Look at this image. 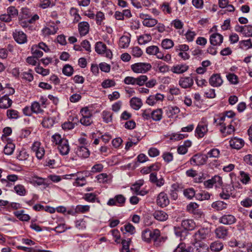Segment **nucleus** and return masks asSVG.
Masks as SVG:
<instances>
[{"mask_svg": "<svg viewBox=\"0 0 252 252\" xmlns=\"http://www.w3.org/2000/svg\"><path fill=\"white\" fill-rule=\"evenodd\" d=\"M211 236V230L209 227H201L195 232L193 235V241L198 245L202 241L209 239Z\"/></svg>", "mask_w": 252, "mask_h": 252, "instance_id": "1", "label": "nucleus"}, {"mask_svg": "<svg viewBox=\"0 0 252 252\" xmlns=\"http://www.w3.org/2000/svg\"><path fill=\"white\" fill-rule=\"evenodd\" d=\"M160 232L158 229H154L153 231L149 229L144 230L141 234V238L143 241L147 243H150L152 240L155 242L160 239Z\"/></svg>", "mask_w": 252, "mask_h": 252, "instance_id": "2", "label": "nucleus"}, {"mask_svg": "<svg viewBox=\"0 0 252 252\" xmlns=\"http://www.w3.org/2000/svg\"><path fill=\"white\" fill-rule=\"evenodd\" d=\"M208 125L206 119L202 118L195 130V136L198 138L203 137L208 131Z\"/></svg>", "mask_w": 252, "mask_h": 252, "instance_id": "3", "label": "nucleus"}, {"mask_svg": "<svg viewBox=\"0 0 252 252\" xmlns=\"http://www.w3.org/2000/svg\"><path fill=\"white\" fill-rule=\"evenodd\" d=\"M95 51L97 54L103 55L109 59L112 58L113 56L111 51L107 49L106 45L101 41L97 42L95 43Z\"/></svg>", "mask_w": 252, "mask_h": 252, "instance_id": "4", "label": "nucleus"}, {"mask_svg": "<svg viewBox=\"0 0 252 252\" xmlns=\"http://www.w3.org/2000/svg\"><path fill=\"white\" fill-rule=\"evenodd\" d=\"M152 68L150 63H138L131 65V70L136 73H144Z\"/></svg>", "mask_w": 252, "mask_h": 252, "instance_id": "5", "label": "nucleus"}, {"mask_svg": "<svg viewBox=\"0 0 252 252\" xmlns=\"http://www.w3.org/2000/svg\"><path fill=\"white\" fill-rule=\"evenodd\" d=\"M222 178L218 175H216L211 179L207 180L203 182V185L205 188L208 189L212 188L213 186H215L216 188H219L222 186Z\"/></svg>", "mask_w": 252, "mask_h": 252, "instance_id": "6", "label": "nucleus"}, {"mask_svg": "<svg viewBox=\"0 0 252 252\" xmlns=\"http://www.w3.org/2000/svg\"><path fill=\"white\" fill-rule=\"evenodd\" d=\"M126 198L124 195L122 194H118L116 195L113 198H110L107 204L108 206H123L125 202H126Z\"/></svg>", "mask_w": 252, "mask_h": 252, "instance_id": "7", "label": "nucleus"}, {"mask_svg": "<svg viewBox=\"0 0 252 252\" xmlns=\"http://www.w3.org/2000/svg\"><path fill=\"white\" fill-rule=\"evenodd\" d=\"M207 157L205 155L196 154L190 159V163L192 165H202L207 162Z\"/></svg>", "mask_w": 252, "mask_h": 252, "instance_id": "8", "label": "nucleus"}, {"mask_svg": "<svg viewBox=\"0 0 252 252\" xmlns=\"http://www.w3.org/2000/svg\"><path fill=\"white\" fill-rule=\"evenodd\" d=\"M14 40L19 44H24L27 42V36L22 31L15 30L13 32Z\"/></svg>", "mask_w": 252, "mask_h": 252, "instance_id": "9", "label": "nucleus"}, {"mask_svg": "<svg viewBox=\"0 0 252 252\" xmlns=\"http://www.w3.org/2000/svg\"><path fill=\"white\" fill-rule=\"evenodd\" d=\"M156 202L158 206L163 208L169 204V199L166 193L161 192L158 195Z\"/></svg>", "mask_w": 252, "mask_h": 252, "instance_id": "10", "label": "nucleus"}, {"mask_svg": "<svg viewBox=\"0 0 252 252\" xmlns=\"http://www.w3.org/2000/svg\"><path fill=\"white\" fill-rule=\"evenodd\" d=\"M40 143L34 142L32 144V150L35 154L36 157L39 159H42L45 154L44 148L40 146Z\"/></svg>", "mask_w": 252, "mask_h": 252, "instance_id": "11", "label": "nucleus"}, {"mask_svg": "<svg viewBox=\"0 0 252 252\" xmlns=\"http://www.w3.org/2000/svg\"><path fill=\"white\" fill-rule=\"evenodd\" d=\"M193 79L191 76L182 77L179 80V86L184 89L191 88L193 85Z\"/></svg>", "mask_w": 252, "mask_h": 252, "instance_id": "12", "label": "nucleus"}, {"mask_svg": "<svg viewBox=\"0 0 252 252\" xmlns=\"http://www.w3.org/2000/svg\"><path fill=\"white\" fill-rule=\"evenodd\" d=\"M39 16L37 14L34 15L32 18L29 19H22L19 22V24L23 28H28V30H31L32 29V26L30 24L33 23L35 21L38 20Z\"/></svg>", "mask_w": 252, "mask_h": 252, "instance_id": "13", "label": "nucleus"}, {"mask_svg": "<svg viewBox=\"0 0 252 252\" xmlns=\"http://www.w3.org/2000/svg\"><path fill=\"white\" fill-rule=\"evenodd\" d=\"M209 84L214 87H218L220 86L223 80L219 74H213L209 79Z\"/></svg>", "mask_w": 252, "mask_h": 252, "instance_id": "14", "label": "nucleus"}, {"mask_svg": "<svg viewBox=\"0 0 252 252\" xmlns=\"http://www.w3.org/2000/svg\"><path fill=\"white\" fill-rule=\"evenodd\" d=\"M141 17L143 19L142 23L144 26L151 28L158 24L157 20L152 18L148 15L143 14L142 17Z\"/></svg>", "mask_w": 252, "mask_h": 252, "instance_id": "15", "label": "nucleus"}, {"mask_svg": "<svg viewBox=\"0 0 252 252\" xmlns=\"http://www.w3.org/2000/svg\"><path fill=\"white\" fill-rule=\"evenodd\" d=\"M244 141L241 139L237 137H234L231 138L229 141V145L233 149L237 150L240 149L244 145Z\"/></svg>", "mask_w": 252, "mask_h": 252, "instance_id": "16", "label": "nucleus"}, {"mask_svg": "<svg viewBox=\"0 0 252 252\" xmlns=\"http://www.w3.org/2000/svg\"><path fill=\"white\" fill-rule=\"evenodd\" d=\"M219 222L225 225H230L235 222L236 219L232 215L225 214L219 219Z\"/></svg>", "mask_w": 252, "mask_h": 252, "instance_id": "17", "label": "nucleus"}, {"mask_svg": "<svg viewBox=\"0 0 252 252\" xmlns=\"http://www.w3.org/2000/svg\"><path fill=\"white\" fill-rule=\"evenodd\" d=\"M223 41V36L220 34L215 33L212 34L210 37V43L214 46H219Z\"/></svg>", "mask_w": 252, "mask_h": 252, "instance_id": "18", "label": "nucleus"}, {"mask_svg": "<svg viewBox=\"0 0 252 252\" xmlns=\"http://www.w3.org/2000/svg\"><path fill=\"white\" fill-rule=\"evenodd\" d=\"M215 233L218 238L222 239H226L228 234V229L223 226H219L217 228Z\"/></svg>", "mask_w": 252, "mask_h": 252, "instance_id": "19", "label": "nucleus"}, {"mask_svg": "<svg viewBox=\"0 0 252 252\" xmlns=\"http://www.w3.org/2000/svg\"><path fill=\"white\" fill-rule=\"evenodd\" d=\"M220 125L221 126L220 131L224 136L231 134L234 131V127L231 124L226 126L224 123H220Z\"/></svg>", "mask_w": 252, "mask_h": 252, "instance_id": "20", "label": "nucleus"}, {"mask_svg": "<svg viewBox=\"0 0 252 252\" xmlns=\"http://www.w3.org/2000/svg\"><path fill=\"white\" fill-rule=\"evenodd\" d=\"M150 181L155 184L158 187H161L164 184V180L163 178L161 177L158 179L157 174L155 173H152L150 175Z\"/></svg>", "mask_w": 252, "mask_h": 252, "instance_id": "21", "label": "nucleus"}, {"mask_svg": "<svg viewBox=\"0 0 252 252\" xmlns=\"http://www.w3.org/2000/svg\"><path fill=\"white\" fill-rule=\"evenodd\" d=\"M58 148L61 155H67L70 151V147L67 140H63L62 143L58 145Z\"/></svg>", "mask_w": 252, "mask_h": 252, "instance_id": "22", "label": "nucleus"}, {"mask_svg": "<svg viewBox=\"0 0 252 252\" xmlns=\"http://www.w3.org/2000/svg\"><path fill=\"white\" fill-rule=\"evenodd\" d=\"M12 103V100L8 95L5 94L0 98V108L6 109L10 107Z\"/></svg>", "mask_w": 252, "mask_h": 252, "instance_id": "23", "label": "nucleus"}, {"mask_svg": "<svg viewBox=\"0 0 252 252\" xmlns=\"http://www.w3.org/2000/svg\"><path fill=\"white\" fill-rule=\"evenodd\" d=\"M182 226L187 230H192L196 227V224L193 220L191 219L184 220L182 221Z\"/></svg>", "mask_w": 252, "mask_h": 252, "instance_id": "24", "label": "nucleus"}, {"mask_svg": "<svg viewBox=\"0 0 252 252\" xmlns=\"http://www.w3.org/2000/svg\"><path fill=\"white\" fill-rule=\"evenodd\" d=\"M153 216L155 219L160 221H165L168 218V215L167 213L161 210H157L155 211Z\"/></svg>", "mask_w": 252, "mask_h": 252, "instance_id": "25", "label": "nucleus"}, {"mask_svg": "<svg viewBox=\"0 0 252 252\" xmlns=\"http://www.w3.org/2000/svg\"><path fill=\"white\" fill-rule=\"evenodd\" d=\"M189 69V66L186 64H177L171 68V71L176 74H182L187 71Z\"/></svg>", "mask_w": 252, "mask_h": 252, "instance_id": "26", "label": "nucleus"}, {"mask_svg": "<svg viewBox=\"0 0 252 252\" xmlns=\"http://www.w3.org/2000/svg\"><path fill=\"white\" fill-rule=\"evenodd\" d=\"M76 154L81 158H87L89 157L90 153L86 146H82L77 148Z\"/></svg>", "mask_w": 252, "mask_h": 252, "instance_id": "27", "label": "nucleus"}, {"mask_svg": "<svg viewBox=\"0 0 252 252\" xmlns=\"http://www.w3.org/2000/svg\"><path fill=\"white\" fill-rule=\"evenodd\" d=\"M164 109H165V113L168 118L172 117L180 111V109L176 106H168Z\"/></svg>", "mask_w": 252, "mask_h": 252, "instance_id": "28", "label": "nucleus"}, {"mask_svg": "<svg viewBox=\"0 0 252 252\" xmlns=\"http://www.w3.org/2000/svg\"><path fill=\"white\" fill-rule=\"evenodd\" d=\"M89 24L86 22H82L78 24V30L81 36L86 35L89 31Z\"/></svg>", "mask_w": 252, "mask_h": 252, "instance_id": "29", "label": "nucleus"}, {"mask_svg": "<svg viewBox=\"0 0 252 252\" xmlns=\"http://www.w3.org/2000/svg\"><path fill=\"white\" fill-rule=\"evenodd\" d=\"M211 207L216 211H221L227 208V203L222 201H216L212 204Z\"/></svg>", "mask_w": 252, "mask_h": 252, "instance_id": "30", "label": "nucleus"}, {"mask_svg": "<svg viewBox=\"0 0 252 252\" xmlns=\"http://www.w3.org/2000/svg\"><path fill=\"white\" fill-rule=\"evenodd\" d=\"M193 248H192L191 252H207V246L203 243H198V245L193 242Z\"/></svg>", "mask_w": 252, "mask_h": 252, "instance_id": "31", "label": "nucleus"}, {"mask_svg": "<svg viewBox=\"0 0 252 252\" xmlns=\"http://www.w3.org/2000/svg\"><path fill=\"white\" fill-rule=\"evenodd\" d=\"M238 178L241 182L244 185L248 184L251 181L250 174L243 171H240Z\"/></svg>", "mask_w": 252, "mask_h": 252, "instance_id": "32", "label": "nucleus"}, {"mask_svg": "<svg viewBox=\"0 0 252 252\" xmlns=\"http://www.w3.org/2000/svg\"><path fill=\"white\" fill-rule=\"evenodd\" d=\"M130 105L134 110H139L142 105V102L140 98L134 97L130 100Z\"/></svg>", "mask_w": 252, "mask_h": 252, "instance_id": "33", "label": "nucleus"}, {"mask_svg": "<svg viewBox=\"0 0 252 252\" xmlns=\"http://www.w3.org/2000/svg\"><path fill=\"white\" fill-rule=\"evenodd\" d=\"M130 42V38L126 35L122 36L119 40V46L121 48H127Z\"/></svg>", "mask_w": 252, "mask_h": 252, "instance_id": "34", "label": "nucleus"}, {"mask_svg": "<svg viewBox=\"0 0 252 252\" xmlns=\"http://www.w3.org/2000/svg\"><path fill=\"white\" fill-rule=\"evenodd\" d=\"M55 119V117H45L43 119L41 124L44 127L49 128L53 126Z\"/></svg>", "mask_w": 252, "mask_h": 252, "instance_id": "35", "label": "nucleus"}, {"mask_svg": "<svg viewBox=\"0 0 252 252\" xmlns=\"http://www.w3.org/2000/svg\"><path fill=\"white\" fill-rule=\"evenodd\" d=\"M14 191L20 196L26 195L27 191L24 186L21 184H18L14 187Z\"/></svg>", "mask_w": 252, "mask_h": 252, "instance_id": "36", "label": "nucleus"}, {"mask_svg": "<svg viewBox=\"0 0 252 252\" xmlns=\"http://www.w3.org/2000/svg\"><path fill=\"white\" fill-rule=\"evenodd\" d=\"M150 34H144L138 38V42L140 45H145L152 40Z\"/></svg>", "mask_w": 252, "mask_h": 252, "instance_id": "37", "label": "nucleus"}, {"mask_svg": "<svg viewBox=\"0 0 252 252\" xmlns=\"http://www.w3.org/2000/svg\"><path fill=\"white\" fill-rule=\"evenodd\" d=\"M58 29V28L55 26H50L43 28L42 30V32L44 36H48L55 34L57 32Z\"/></svg>", "mask_w": 252, "mask_h": 252, "instance_id": "38", "label": "nucleus"}, {"mask_svg": "<svg viewBox=\"0 0 252 252\" xmlns=\"http://www.w3.org/2000/svg\"><path fill=\"white\" fill-rule=\"evenodd\" d=\"M31 110L35 114L41 113L43 112L42 106L37 101H34L31 104Z\"/></svg>", "mask_w": 252, "mask_h": 252, "instance_id": "39", "label": "nucleus"}, {"mask_svg": "<svg viewBox=\"0 0 252 252\" xmlns=\"http://www.w3.org/2000/svg\"><path fill=\"white\" fill-rule=\"evenodd\" d=\"M24 213V210H21L14 212V214L21 221H28L30 219V216Z\"/></svg>", "mask_w": 252, "mask_h": 252, "instance_id": "40", "label": "nucleus"}, {"mask_svg": "<svg viewBox=\"0 0 252 252\" xmlns=\"http://www.w3.org/2000/svg\"><path fill=\"white\" fill-rule=\"evenodd\" d=\"M162 117V111L161 109H158L152 112L151 118L154 121H159Z\"/></svg>", "mask_w": 252, "mask_h": 252, "instance_id": "41", "label": "nucleus"}, {"mask_svg": "<svg viewBox=\"0 0 252 252\" xmlns=\"http://www.w3.org/2000/svg\"><path fill=\"white\" fill-rule=\"evenodd\" d=\"M210 249L212 251L220 252L222 250L223 245L221 242L215 241L210 245Z\"/></svg>", "mask_w": 252, "mask_h": 252, "instance_id": "42", "label": "nucleus"}, {"mask_svg": "<svg viewBox=\"0 0 252 252\" xmlns=\"http://www.w3.org/2000/svg\"><path fill=\"white\" fill-rule=\"evenodd\" d=\"M207 159L208 158H218L220 155V151L217 148H214L209 151L206 155Z\"/></svg>", "mask_w": 252, "mask_h": 252, "instance_id": "43", "label": "nucleus"}, {"mask_svg": "<svg viewBox=\"0 0 252 252\" xmlns=\"http://www.w3.org/2000/svg\"><path fill=\"white\" fill-rule=\"evenodd\" d=\"M15 146L12 143H8L4 147L3 152L5 155H11L13 154Z\"/></svg>", "mask_w": 252, "mask_h": 252, "instance_id": "44", "label": "nucleus"}, {"mask_svg": "<svg viewBox=\"0 0 252 252\" xmlns=\"http://www.w3.org/2000/svg\"><path fill=\"white\" fill-rule=\"evenodd\" d=\"M162 47L165 49H169L173 47L174 42L170 39H164L161 42Z\"/></svg>", "mask_w": 252, "mask_h": 252, "instance_id": "45", "label": "nucleus"}, {"mask_svg": "<svg viewBox=\"0 0 252 252\" xmlns=\"http://www.w3.org/2000/svg\"><path fill=\"white\" fill-rule=\"evenodd\" d=\"M184 195L188 199H192L195 195V191L193 188H189L184 189Z\"/></svg>", "mask_w": 252, "mask_h": 252, "instance_id": "46", "label": "nucleus"}, {"mask_svg": "<svg viewBox=\"0 0 252 252\" xmlns=\"http://www.w3.org/2000/svg\"><path fill=\"white\" fill-rule=\"evenodd\" d=\"M63 140H66V139L62 138L61 135L58 133H56L52 136V141L55 145H59L62 143Z\"/></svg>", "mask_w": 252, "mask_h": 252, "instance_id": "47", "label": "nucleus"}, {"mask_svg": "<svg viewBox=\"0 0 252 252\" xmlns=\"http://www.w3.org/2000/svg\"><path fill=\"white\" fill-rule=\"evenodd\" d=\"M196 197L200 200H208L210 199V195L208 192L201 191L196 194Z\"/></svg>", "mask_w": 252, "mask_h": 252, "instance_id": "48", "label": "nucleus"}, {"mask_svg": "<svg viewBox=\"0 0 252 252\" xmlns=\"http://www.w3.org/2000/svg\"><path fill=\"white\" fill-rule=\"evenodd\" d=\"M239 43L241 48L242 49H248L252 48V43L251 39L241 41Z\"/></svg>", "mask_w": 252, "mask_h": 252, "instance_id": "49", "label": "nucleus"}, {"mask_svg": "<svg viewBox=\"0 0 252 252\" xmlns=\"http://www.w3.org/2000/svg\"><path fill=\"white\" fill-rule=\"evenodd\" d=\"M32 52L36 58H40L43 56V52L39 50L37 46H33L32 47Z\"/></svg>", "mask_w": 252, "mask_h": 252, "instance_id": "50", "label": "nucleus"}, {"mask_svg": "<svg viewBox=\"0 0 252 252\" xmlns=\"http://www.w3.org/2000/svg\"><path fill=\"white\" fill-rule=\"evenodd\" d=\"M63 73L67 76H70L73 73V68L69 64H66L63 68Z\"/></svg>", "mask_w": 252, "mask_h": 252, "instance_id": "51", "label": "nucleus"}, {"mask_svg": "<svg viewBox=\"0 0 252 252\" xmlns=\"http://www.w3.org/2000/svg\"><path fill=\"white\" fill-rule=\"evenodd\" d=\"M102 115L103 121L106 123H108L112 121V114L110 112L104 111L102 113Z\"/></svg>", "mask_w": 252, "mask_h": 252, "instance_id": "52", "label": "nucleus"}, {"mask_svg": "<svg viewBox=\"0 0 252 252\" xmlns=\"http://www.w3.org/2000/svg\"><path fill=\"white\" fill-rule=\"evenodd\" d=\"M18 13V10L13 6L8 7L7 9V14L12 18L17 16Z\"/></svg>", "mask_w": 252, "mask_h": 252, "instance_id": "53", "label": "nucleus"}, {"mask_svg": "<svg viewBox=\"0 0 252 252\" xmlns=\"http://www.w3.org/2000/svg\"><path fill=\"white\" fill-rule=\"evenodd\" d=\"M147 80L148 77L146 75H140L138 77L135 78V85L140 86H143L145 84Z\"/></svg>", "mask_w": 252, "mask_h": 252, "instance_id": "54", "label": "nucleus"}, {"mask_svg": "<svg viewBox=\"0 0 252 252\" xmlns=\"http://www.w3.org/2000/svg\"><path fill=\"white\" fill-rule=\"evenodd\" d=\"M18 179V176L15 174H10L7 176V179H2L1 181L3 183L6 184V186L9 184L8 181L15 182Z\"/></svg>", "mask_w": 252, "mask_h": 252, "instance_id": "55", "label": "nucleus"}, {"mask_svg": "<svg viewBox=\"0 0 252 252\" xmlns=\"http://www.w3.org/2000/svg\"><path fill=\"white\" fill-rule=\"evenodd\" d=\"M90 209V206L89 205H79L76 206L75 209V212L84 213L86 212L89 211Z\"/></svg>", "mask_w": 252, "mask_h": 252, "instance_id": "56", "label": "nucleus"}, {"mask_svg": "<svg viewBox=\"0 0 252 252\" xmlns=\"http://www.w3.org/2000/svg\"><path fill=\"white\" fill-rule=\"evenodd\" d=\"M80 123L85 126H89L93 123L92 117H83L80 120Z\"/></svg>", "mask_w": 252, "mask_h": 252, "instance_id": "57", "label": "nucleus"}, {"mask_svg": "<svg viewBox=\"0 0 252 252\" xmlns=\"http://www.w3.org/2000/svg\"><path fill=\"white\" fill-rule=\"evenodd\" d=\"M94 18L96 24L98 25H100L105 19V16L103 12L98 11L96 13V15H95Z\"/></svg>", "mask_w": 252, "mask_h": 252, "instance_id": "58", "label": "nucleus"}, {"mask_svg": "<svg viewBox=\"0 0 252 252\" xmlns=\"http://www.w3.org/2000/svg\"><path fill=\"white\" fill-rule=\"evenodd\" d=\"M227 80L232 84H237L238 83V77L234 73H229L226 75Z\"/></svg>", "mask_w": 252, "mask_h": 252, "instance_id": "59", "label": "nucleus"}, {"mask_svg": "<svg viewBox=\"0 0 252 252\" xmlns=\"http://www.w3.org/2000/svg\"><path fill=\"white\" fill-rule=\"evenodd\" d=\"M131 54L133 57L138 58L142 56L143 51L139 47L135 46L132 48Z\"/></svg>", "mask_w": 252, "mask_h": 252, "instance_id": "60", "label": "nucleus"}, {"mask_svg": "<svg viewBox=\"0 0 252 252\" xmlns=\"http://www.w3.org/2000/svg\"><path fill=\"white\" fill-rule=\"evenodd\" d=\"M29 158V154L25 150H22L19 151L17 156V158L20 160H25Z\"/></svg>", "mask_w": 252, "mask_h": 252, "instance_id": "61", "label": "nucleus"}, {"mask_svg": "<svg viewBox=\"0 0 252 252\" xmlns=\"http://www.w3.org/2000/svg\"><path fill=\"white\" fill-rule=\"evenodd\" d=\"M7 116L9 119H17L19 117V113L17 110L10 109L7 111Z\"/></svg>", "mask_w": 252, "mask_h": 252, "instance_id": "62", "label": "nucleus"}, {"mask_svg": "<svg viewBox=\"0 0 252 252\" xmlns=\"http://www.w3.org/2000/svg\"><path fill=\"white\" fill-rule=\"evenodd\" d=\"M158 51V48L157 46L153 45L149 46L146 49V53L149 55H155Z\"/></svg>", "mask_w": 252, "mask_h": 252, "instance_id": "63", "label": "nucleus"}, {"mask_svg": "<svg viewBox=\"0 0 252 252\" xmlns=\"http://www.w3.org/2000/svg\"><path fill=\"white\" fill-rule=\"evenodd\" d=\"M130 242V239L123 240L122 244L123 246L122 252H129V243Z\"/></svg>", "mask_w": 252, "mask_h": 252, "instance_id": "64", "label": "nucleus"}]
</instances>
